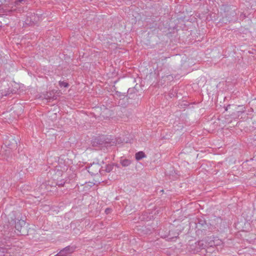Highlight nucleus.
Returning a JSON list of instances; mask_svg holds the SVG:
<instances>
[{"mask_svg":"<svg viewBox=\"0 0 256 256\" xmlns=\"http://www.w3.org/2000/svg\"><path fill=\"white\" fill-rule=\"evenodd\" d=\"M0 12H5L3 8H1V6H0Z\"/></svg>","mask_w":256,"mask_h":256,"instance_id":"13","label":"nucleus"},{"mask_svg":"<svg viewBox=\"0 0 256 256\" xmlns=\"http://www.w3.org/2000/svg\"><path fill=\"white\" fill-rule=\"evenodd\" d=\"M60 85L61 86H64L65 88H66L68 86V83H66V82H60Z\"/></svg>","mask_w":256,"mask_h":256,"instance_id":"8","label":"nucleus"},{"mask_svg":"<svg viewBox=\"0 0 256 256\" xmlns=\"http://www.w3.org/2000/svg\"><path fill=\"white\" fill-rule=\"evenodd\" d=\"M198 246H199V249H206L208 246H212V243L210 244H207L206 242L204 240H200L198 242Z\"/></svg>","mask_w":256,"mask_h":256,"instance_id":"4","label":"nucleus"},{"mask_svg":"<svg viewBox=\"0 0 256 256\" xmlns=\"http://www.w3.org/2000/svg\"><path fill=\"white\" fill-rule=\"evenodd\" d=\"M101 166L99 164L94 163L88 168V171L92 175H96L100 172Z\"/></svg>","mask_w":256,"mask_h":256,"instance_id":"2","label":"nucleus"},{"mask_svg":"<svg viewBox=\"0 0 256 256\" xmlns=\"http://www.w3.org/2000/svg\"><path fill=\"white\" fill-rule=\"evenodd\" d=\"M75 250V248L73 246H66L63 250H60L57 254L55 256H68L72 254Z\"/></svg>","mask_w":256,"mask_h":256,"instance_id":"3","label":"nucleus"},{"mask_svg":"<svg viewBox=\"0 0 256 256\" xmlns=\"http://www.w3.org/2000/svg\"><path fill=\"white\" fill-rule=\"evenodd\" d=\"M146 156L143 152H139L136 154V160H139L142 158H146Z\"/></svg>","mask_w":256,"mask_h":256,"instance_id":"5","label":"nucleus"},{"mask_svg":"<svg viewBox=\"0 0 256 256\" xmlns=\"http://www.w3.org/2000/svg\"><path fill=\"white\" fill-rule=\"evenodd\" d=\"M105 212L106 214H108L110 212V210L109 208H107Z\"/></svg>","mask_w":256,"mask_h":256,"instance_id":"12","label":"nucleus"},{"mask_svg":"<svg viewBox=\"0 0 256 256\" xmlns=\"http://www.w3.org/2000/svg\"><path fill=\"white\" fill-rule=\"evenodd\" d=\"M13 88L10 90L8 88H1L0 90V98L10 96V94L20 93L21 90H20V85L18 84L14 83L12 85Z\"/></svg>","mask_w":256,"mask_h":256,"instance_id":"1","label":"nucleus"},{"mask_svg":"<svg viewBox=\"0 0 256 256\" xmlns=\"http://www.w3.org/2000/svg\"><path fill=\"white\" fill-rule=\"evenodd\" d=\"M111 170H112V168H108L106 169V171L108 172H110Z\"/></svg>","mask_w":256,"mask_h":256,"instance_id":"11","label":"nucleus"},{"mask_svg":"<svg viewBox=\"0 0 256 256\" xmlns=\"http://www.w3.org/2000/svg\"><path fill=\"white\" fill-rule=\"evenodd\" d=\"M26 1V0H15V5L16 6L20 4H22L23 2H24Z\"/></svg>","mask_w":256,"mask_h":256,"instance_id":"7","label":"nucleus"},{"mask_svg":"<svg viewBox=\"0 0 256 256\" xmlns=\"http://www.w3.org/2000/svg\"><path fill=\"white\" fill-rule=\"evenodd\" d=\"M120 164L124 166H127L131 164V162L130 160L124 159L120 160Z\"/></svg>","mask_w":256,"mask_h":256,"instance_id":"6","label":"nucleus"},{"mask_svg":"<svg viewBox=\"0 0 256 256\" xmlns=\"http://www.w3.org/2000/svg\"><path fill=\"white\" fill-rule=\"evenodd\" d=\"M16 230H18L20 232H21V230H22V226H20H20H19V224H18V223L16 224Z\"/></svg>","mask_w":256,"mask_h":256,"instance_id":"9","label":"nucleus"},{"mask_svg":"<svg viewBox=\"0 0 256 256\" xmlns=\"http://www.w3.org/2000/svg\"><path fill=\"white\" fill-rule=\"evenodd\" d=\"M18 222L20 223V225H22V224H25V222H24V220H22V221H20V220Z\"/></svg>","mask_w":256,"mask_h":256,"instance_id":"10","label":"nucleus"}]
</instances>
